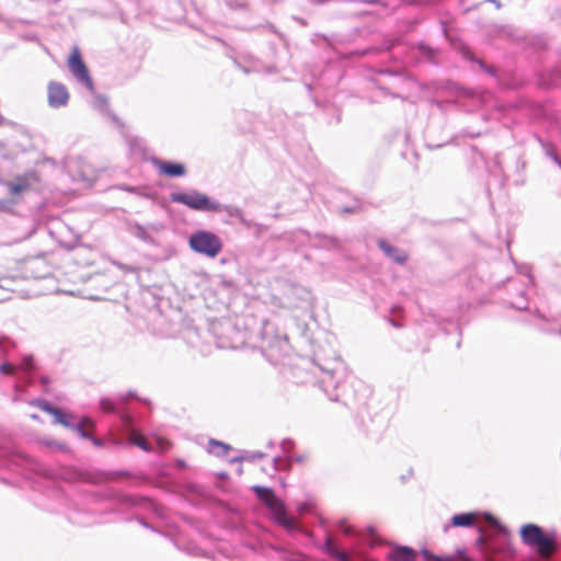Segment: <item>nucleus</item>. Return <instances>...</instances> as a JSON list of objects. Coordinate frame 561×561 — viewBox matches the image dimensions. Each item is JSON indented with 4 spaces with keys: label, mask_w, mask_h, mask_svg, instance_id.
<instances>
[{
    "label": "nucleus",
    "mask_w": 561,
    "mask_h": 561,
    "mask_svg": "<svg viewBox=\"0 0 561 561\" xmlns=\"http://www.w3.org/2000/svg\"><path fill=\"white\" fill-rule=\"evenodd\" d=\"M528 324L547 334L561 335V293L540 287L528 270Z\"/></svg>",
    "instance_id": "f257e3e1"
},
{
    "label": "nucleus",
    "mask_w": 561,
    "mask_h": 561,
    "mask_svg": "<svg viewBox=\"0 0 561 561\" xmlns=\"http://www.w3.org/2000/svg\"><path fill=\"white\" fill-rule=\"evenodd\" d=\"M99 404L102 412L106 414H115L117 416L119 431L122 432L123 437L116 438L114 444L121 445L127 443L139 447L144 451L158 450L160 453L167 451L171 447V443L168 439L156 436V445H153L142 437L138 426L137 416L126 404L124 398H121L119 401L107 397L101 398Z\"/></svg>",
    "instance_id": "f03ea898"
},
{
    "label": "nucleus",
    "mask_w": 561,
    "mask_h": 561,
    "mask_svg": "<svg viewBox=\"0 0 561 561\" xmlns=\"http://www.w3.org/2000/svg\"><path fill=\"white\" fill-rule=\"evenodd\" d=\"M318 357L313 360L321 371V377L318 380L319 387L327 394L328 399L335 402H343L346 404L340 389L343 387L341 383V377L336 376L337 368L341 365L340 358L334 356L332 359L327 362L324 365L317 362Z\"/></svg>",
    "instance_id": "7ed1b4c3"
},
{
    "label": "nucleus",
    "mask_w": 561,
    "mask_h": 561,
    "mask_svg": "<svg viewBox=\"0 0 561 561\" xmlns=\"http://www.w3.org/2000/svg\"><path fill=\"white\" fill-rule=\"evenodd\" d=\"M557 546L554 533L548 534L537 524L528 523V552L549 561Z\"/></svg>",
    "instance_id": "20e7f679"
},
{
    "label": "nucleus",
    "mask_w": 561,
    "mask_h": 561,
    "mask_svg": "<svg viewBox=\"0 0 561 561\" xmlns=\"http://www.w3.org/2000/svg\"><path fill=\"white\" fill-rule=\"evenodd\" d=\"M107 499L119 508H136L152 513L159 518H164L163 507L148 496L111 491L107 494Z\"/></svg>",
    "instance_id": "39448f33"
},
{
    "label": "nucleus",
    "mask_w": 561,
    "mask_h": 561,
    "mask_svg": "<svg viewBox=\"0 0 561 561\" xmlns=\"http://www.w3.org/2000/svg\"><path fill=\"white\" fill-rule=\"evenodd\" d=\"M170 201L172 203L182 204L195 211L213 213L219 208V202L197 190L173 192L170 194Z\"/></svg>",
    "instance_id": "423d86ee"
},
{
    "label": "nucleus",
    "mask_w": 561,
    "mask_h": 561,
    "mask_svg": "<svg viewBox=\"0 0 561 561\" xmlns=\"http://www.w3.org/2000/svg\"><path fill=\"white\" fill-rule=\"evenodd\" d=\"M188 245L193 252L214 259L224 248L221 239L208 230H196L188 238Z\"/></svg>",
    "instance_id": "0eeeda50"
},
{
    "label": "nucleus",
    "mask_w": 561,
    "mask_h": 561,
    "mask_svg": "<svg viewBox=\"0 0 561 561\" xmlns=\"http://www.w3.org/2000/svg\"><path fill=\"white\" fill-rule=\"evenodd\" d=\"M321 549L335 561H379L368 553L359 550H355L352 556L351 551L344 549L340 545L334 543L330 531H327Z\"/></svg>",
    "instance_id": "6e6552de"
},
{
    "label": "nucleus",
    "mask_w": 561,
    "mask_h": 561,
    "mask_svg": "<svg viewBox=\"0 0 561 561\" xmlns=\"http://www.w3.org/2000/svg\"><path fill=\"white\" fill-rule=\"evenodd\" d=\"M68 67L76 80L94 93V83L83 58L76 47L68 58Z\"/></svg>",
    "instance_id": "1a4fd4ad"
},
{
    "label": "nucleus",
    "mask_w": 561,
    "mask_h": 561,
    "mask_svg": "<svg viewBox=\"0 0 561 561\" xmlns=\"http://www.w3.org/2000/svg\"><path fill=\"white\" fill-rule=\"evenodd\" d=\"M48 105L53 108L66 106L69 101V92L65 84L50 81L47 87Z\"/></svg>",
    "instance_id": "9d476101"
},
{
    "label": "nucleus",
    "mask_w": 561,
    "mask_h": 561,
    "mask_svg": "<svg viewBox=\"0 0 561 561\" xmlns=\"http://www.w3.org/2000/svg\"><path fill=\"white\" fill-rule=\"evenodd\" d=\"M339 531L351 538L358 539L362 543L373 548L377 545V535L374 529L369 528L367 534H360L355 527L342 520L337 526Z\"/></svg>",
    "instance_id": "9b49d317"
},
{
    "label": "nucleus",
    "mask_w": 561,
    "mask_h": 561,
    "mask_svg": "<svg viewBox=\"0 0 561 561\" xmlns=\"http://www.w3.org/2000/svg\"><path fill=\"white\" fill-rule=\"evenodd\" d=\"M466 57L468 59L477 62L483 71L490 73L493 77H496L499 83L502 84L504 88H506V89H515L517 87L518 82H517V79L514 76H512L510 73L497 75V70H496L495 67L485 64L481 59L474 58L470 51H468L466 54Z\"/></svg>",
    "instance_id": "f8f14e48"
},
{
    "label": "nucleus",
    "mask_w": 561,
    "mask_h": 561,
    "mask_svg": "<svg viewBox=\"0 0 561 561\" xmlns=\"http://www.w3.org/2000/svg\"><path fill=\"white\" fill-rule=\"evenodd\" d=\"M489 36L491 38L504 39L508 43H517L524 38V33L513 25L493 24L490 26Z\"/></svg>",
    "instance_id": "ddd939ff"
},
{
    "label": "nucleus",
    "mask_w": 561,
    "mask_h": 561,
    "mask_svg": "<svg viewBox=\"0 0 561 561\" xmlns=\"http://www.w3.org/2000/svg\"><path fill=\"white\" fill-rule=\"evenodd\" d=\"M151 162L165 176L181 178L186 174V168L181 162L159 158H152Z\"/></svg>",
    "instance_id": "4468645a"
},
{
    "label": "nucleus",
    "mask_w": 561,
    "mask_h": 561,
    "mask_svg": "<svg viewBox=\"0 0 561 561\" xmlns=\"http://www.w3.org/2000/svg\"><path fill=\"white\" fill-rule=\"evenodd\" d=\"M36 363L32 355H25L20 362V381L27 389L33 386L36 381Z\"/></svg>",
    "instance_id": "2eb2a0df"
},
{
    "label": "nucleus",
    "mask_w": 561,
    "mask_h": 561,
    "mask_svg": "<svg viewBox=\"0 0 561 561\" xmlns=\"http://www.w3.org/2000/svg\"><path fill=\"white\" fill-rule=\"evenodd\" d=\"M160 224H150L148 226H142L138 222H128L127 225V231L135 238L139 239L140 241L147 243V244H154L153 237L149 233V230L158 231L161 229Z\"/></svg>",
    "instance_id": "dca6fc26"
},
{
    "label": "nucleus",
    "mask_w": 561,
    "mask_h": 561,
    "mask_svg": "<svg viewBox=\"0 0 561 561\" xmlns=\"http://www.w3.org/2000/svg\"><path fill=\"white\" fill-rule=\"evenodd\" d=\"M289 352L288 337L286 335L277 336L265 347V354L268 360L273 363L278 362V354L286 356Z\"/></svg>",
    "instance_id": "f3484780"
},
{
    "label": "nucleus",
    "mask_w": 561,
    "mask_h": 561,
    "mask_svg": "<svg viewBox=\"0 0 561 561\" xmlns=\"http://www.w3.org/2000/svg\"><path fill=\"white\" fill-rule=\"evenodd\" d=\"M295 447V442L291 438H284L280 442V449L285 457L276 456L273 459V467L275 470H289L291 460V450Z\"/></svg>",
    "instance_id": "a211bd4d"
},
{
    "label": "nucleus",
    "mask_w": 561,
    "mask_h": 561,
    "mask_svg": "<svg viewBox=\"0 0 561 561\" xmlns=\"http://www.w3.org/2000/svg\"><path fill=\"white\" fill-rule=\"evenodd\" d=\"M92 107L101 114L107 116L118 127L124 126V123L119 119V117L115 113L110 111L108 100L105 95L95 94L92 101Z\"/></svg>",
    "instance_id": "6ab92c4d"
},
{
    "label": "nucleus",
    "mask_w": 561,
    "mask_h": 561,
    "mask_svg": "<svg viewBox=\"0 0 561 561\" xmlns=\"http://www.w3.org/2000/svg\"><path fill=\"white\" fill-rule=\"evenodd\" d=\"M478 514V512H465L453 515L449 524L444 526V531L446 533L449 527L469 528L474 526Z\"/></svg>",
    "instance_id": "aec40b11"
},
{
    "label": "nucleus",
    "mask_w": 561,
    "mask_h": 561,
    "mask_svg": "<svg viewBox=\"0 0 561 561\" xmlns=\"http://www.w3.org/2000/svg\"><path fill=\"white\" fill-rule=\"evenodd\" d=\"M378 248L385 253V255L391 259L393 262L398 264H404L408 260V255L405 252L399 250L398 248L391 245L387 240L379 239L377 241Z\"/></svg>",
    "instance_id": "412c9836"
},
{
    "label": "nucleus",
    "mask_w": 561,
    "mask_h": 561,
    "mask_svg": "<svg viewBox=\"0 0 561 561\" xmlns=\"http://www.w3.org/2000/svg\"><path fill=\"white\" fill-rule=\"evenodd\" d=\"M389 561H415L416 552L408 546H396L387 553Z\"/></svg>",
    "instance_id": "4be33fe9"
},
{
    "label": "nucleus",
    "mask_w": 561,
    "mask_h": 561,
    "mask_svg": "<svg viewBox=\"0 0 561 561\" xmlns=\"http://www.w3.org/2000/svg\"><path fill=\"white\" fill-rule=\"evenodd\" d=\"M434 56H435V50L432 47H430L428 45H426L424 43H420L416 47L410 48V55H409V57H407V59L403 61V64L411 65L419 57L432 61L434 59Z\"/></svg>",
    "instance_id": "5701e85b"
},
{
    "label": "nucleus",
    "mask_w": 561,
    "mask_h": 561,
    "mask_svg": "<svg viewBox=\"0 0 561 561\" xmlns=\"http://www.w3.org/2000/svg\"><path fill=\"white\" fill-rule=\"evenodd\" d=\"M252 491L255 493L256 497L268 507H274L278 503V499L271 488L253 485Z\"/></svg>",
    "instance_id": "b1692460"
},
{
    "label": "nucleus",
    "mask_w": 561,
    "mask_h": 561,
    "mask_svg": "<svg viewBox=\"0 0 561 561\" xmlns=\"http://www.w3.org/2000/svg\"><path fill=\"white\" fill-rule=\"evenodd\" d=\"M222 511L228 519L230 528H238L242 522V514L239 508L231 506L228 503H222Z\"/></svg>",
    "instance_id": "393cba45"
},
{
    "label": "nucleus",
    "mask_w": 561,
    "mask_h": 561,
    "mask_svg": "<svg viewBox=\"0 0 561 561\" xmlns=\"http://www.w3.org/2000/svg\"><path fill=\"white\" fill-rule=\"evenodd\" d=\"M534 138L540 145L543 154L547 158H550L561 169V157H559L553 145L550 141L542 139L538 135H535Z\"/></svg>",
    "instance_id": "a878e982"
},
{
    "label": "nucleus",
    "mask_w": 561,
    "mask_h": 561,
    "mask_svg": "<svg viewBox=\"0 0 561 561\" xmlns=\"http://www.w3.org/2000/svg\"><path fill=\"white\" fill-rule=\"evenodd\" d=\"M314 240H317L316 247L327 250H339L341 242L336 237L327 236L324 233H316Z\"/></svg>",
    "instance_id": "bb28decb"
},
{
    "label": "nucleus",
    "mask_w": 561,
    "mask_h": 561,
    "mask_svg": "<svg viewBox=\"0 0 561 561\" xmlns=\"http://www.w3.org/2000/svg\"><path fill=\"white\" fill-rule=\"evenodd\" d=\"M229 450H231V446L224 442L214 438L208 442L207 451L216 457H226Z\"/></svg>",
    "instance_id": "cd10ccee"
},
{
    "label": "nucleus",
    "mask_w": 561,
    "mask_h": 561,
    "mask_svg": "<svg viewBox=\"0 0 561 561\" xmlns=\"http://www.w3.org/2000/svg\"><path fill=\"white\" fill-rule=\"evenodd\" d=\"M539 83H540V85H542L545 88H551V87H556V85L560 84L561 83V66L551 69L548 72L547 80L541 79Z\"/></svg>",
    "instance_id": "c85d7f7f"
},
{
    "label": "nucleus",
    "mask_w": 561,
    "mask_h": 561,
    "mask_svg": "<svg viewBox=\"0 0 561 561\" xmlns=\"http://www.w3.org/2000/svg\"><path fill=\"white\" fill-rule=\"evenodd\" d=\"M548 47V38L542 34L528 35V49L545 50Z\"/></svg>",
    "instance_id": "c756f323"
},
{
    "label": "nucleus",
    "mask_w": 561,
    "mask_h": 561,
    "mask_svg": "<svg viewBox=\"0 0 561 561\" xmlns=\"http://www.w3.org/2000/svg\"><path fill=\"white\" fill-rule=\"evenodd\" d=\"M363 210L362 202L358 197L352 196V203L350 205L342 206L337 209L340 215H353L358 214Z\"/></svg>",
    "instance_id": "7c9ffc66"
},
{
    "label": "nucleus",
    "mask_w": 561,
    "mask_h": 561,
    "mask_svg": "<svg viewBox=\"0 0 561 561\" xmlns=\"http://www.w3.org/2000/svg\"><path fill=\"white\" fill-rule=\"evenodd\" d=\"M39 445L49 449V450H56V451H68L69 448L65 443L56 442L51 438H42L39 440Z\"/></svg>",
    "instance_id": "2f4dec72"
},
{
    "label": "nucleus",
    "mask_w": 561,
    "mask_h": 561,
    "mask_svg": "<svg viewBox=\"0 0 561 561\" xmlns=\"http://www.w3.org/2000/svg\"><path fill=\"white\" fill-rule=\"evenodd\" d=\"M85 421H89V420L88 419H84V420H81V421L75 420L73 423H71V425L69 426V430L75 432L79 437H81L83 439H89L90 438V433L84 427V422Z\"/></svg>",
    "instance_id": "473e14b6"
},
{
    "label": "nucleus",
    "mask_w": 561,
    "mask_h": 561,
    "mask_svg": "<svg viewBox=\"0 0 561 561\" xmlns=\"http://www.w3.org/2000/svg\"><path fill=\"white\" fill-rule=\"evenodd\" d=\"M220 211H225L229 217L236 218L238 220L243 215V211L239 207H237L234 205H225L221 203H219V208L217 210H214L213 213H220Z\"/></svg>",
    "instance_id": "72a5a7b5"
},
{
    "label": "nucleus",
    "mask_w": 561,
    "mask_h": 561,
    "mask_svg": "<svg viewBox=\"0 0 561 561\" xmlns=\"http://www.w3.org/2000/svg\"><path fill=\"white\" fill-rule=\"evenodd\" d=\"M265 456V454L261 451H247L242 456H237L231 459L232 462H241V461H249V462H255L260 459H262Z\"/></svg>",
    "instance_id": "f704fd0d"
},
{
    "label": "nucleus",
    "mask_w": 561,
    "mask_h": 561,
    "mask_svg": "<svg viewBox=\"0 0 561 561\" xmlns=\"http://www.w3.org/2000/svg\"><path fill=\"white\" fill-rule=\"evenodd\" d=\"M397 46L393 39H386L379 47H371L362 51V55H367L377 51H391Z\"/></svg>",
    "instance_id": "c9c22d12"
},
{
    "label": "nucleus",
    "mask_w": 561,
    "mask_h": 561,
    "mask_svg": "<svg viewBox=\"0 0 561 561\" xmlns=\"http://www.w3.org/2000/svg\"><path fill=\"white\" fill-rule=\"evenodd\" d=\"M20 370V363L13 364L11 362H3L0 365V373L5 376H14L19 374Z\"/></svg>",
    "instance_id": "e433bc0d"
},
{
    "label": "nucleus",
    "mask_w": 561,
    "mask_h": 561,
    "mask_svg": "<svg viewBox=\"0 0 561 561\" xmlns=\"http://www.w3.org/2000/svg\"><path fill=\"white\" fill-rule=\"evenodd\" d=\"M225 3L231 10L243 11L248 9V2L243 0H225Z\"/></svg>",
    "instance_id": "4c0bfd02"
},
{
    "label": "nucleus",
    "mask_w": 561,
    "mask_h": 561,
    "mask_svg": "<svg viewBox=\"0 0 561 561\" xmlns=\"http://www.w3.org/2000/svg\"><path fill=\"white\" fill-rule=\"evenodd\" d=\"M8 186H9V191L12 195H19L28 188L27 183H21V182H19V183L10 182Z\"/></svg>",
    "instance_id": "58836bf2"
},
{
    "label": "nucleus",
    "mask_w": 561,
    "mask_h": 561,
    "mask_svg": "<svg viewBox=\"0 0 561 561\" xmlns=\"http://www.w3.org/2000/svg\"><path fill=\"white\" fill-rule=\"evenodd\" d=\"M242 226L245 228H254V229H265V227L262 224L255 222L251 219H248L244 214L241 216V218L238 220Z\"/></svg>",
    "instance_id": "ea45409f"
},
{
    "label": "nucleus",
    "mask_w": 561,
    "mask_h": 561,
    "mask_svg": "<svg viewBox=\"0 0 561 561\" xmlns=\"http://www.w3.org/2000/svg\"><path fill=\"white\" fill-rule=\"evenodd\" d=\"M75 420H76V417L73 415L65 412L62 414L61 419L59 420L58 424L69 428V426L71 425V423H73Z\"/></svg>",
    "instance_id": "a19ab883"
},
{
    "label": "nucleus",
    "mask_w": 561,
    "mask_h": 561,
    "mask_svg": "<svg viewBox=\"0 0 561 561\" xmlns=\"http://www.w3.org/2000/svg\"><path fill=\"white\" fill-rule=\"evenodd\" d=\"M39 383L42 386V390L44 393H49V385H50V379L48 376H41L39 377Z\"/></svg>",
    "instance_id": "79ce46f5"
},
{
    "label": "nucleus",
    "mask_w": 561,
    "mask_h": 561,
    "mask_svg": "<svg viewBox=\"0 0 561 561\" xmlns=\"http://www.w3.org/2000/svg\"><path fill=\"white\" fill-rule=\"evenodd\" d=\"M57 407L53 405L50 402L44 400L41 405V410L44 412H47L48 414H51Z\"/></svg>",
    "instance_id": "37998d69"
},
{
    "label": "nucleus",
    "mask_w": 561,
    "mask_h": 561,
    "mask_svg": "<svg viewBox=\"0 0 561 561\" xmlns=\"http://www.w3.org/2000/svg\"><path fill=\"white\" fill-rule=\"evenodd\" d=\"M285 527L290 533H294V531H296L298 529V526H297L296 522L294 519H291V518H287L285 520Z\"/></svg>",
    "instance_id": "c03bdc74"
},
{
    "label": "nucleus",
    "mask_w": 561,
    "mask_h": 561,
    "mask_svg": "<svg viewBox=\"0 0 561 561\" xmlns=\"http://www.w3.org/2000/svg\"><path fill=\"white\" fill-rule=\"evenodd\" d=\"M113 264H114L115 266H117L119 270L125 271V272H135V270H136V268H135V267H133V266H128V265H126V264H123V263H121V262H116V261H114V262H113Z\"/></svg>",
    "instance_id": "a18cd8bd"
},
{
    "label": "nucleus",
    "mask_w": 561,
    "mask_h": 561,
    "mask_svg": "<svg viewBox=\"0 0 561 561\" xmlns=\"http://www.w3.org/2000/svg\"><path fill=\"white\" fill-rule=\"evenodd\" d=\"M551 19H552V21H554L557 24L561 25V9H556V10L551 13Z\"/></svg>",
    "instance_id": "49530a36"
},
{
    "label": "nucleus",
    "mask_w": 561,
    "mask_h": 561,
    "mask_svg": "<svg viewBox=\"0 0 561 561\" xmlns=\"http://www.w3.org/2000/svg\"><path fill=\"white\" fill-rule=\"evenodd\" d=\"M13 389L16 393H24L26 391V388L21 381H18L14 383Z\"/></svg>",
    "instance_id": "de8ad7c7"
},
{
    "label": "nucleus",
    "mask_w": 561,
    "mask_h": 561,
    "mask_svg": "<svg viewBox=\"0 0 561 561\" xmlns=\"http://www.w3.org/2000/svg\"><path fill=\"white\" fill-rule=\"evenodd\" d=\"M64 413L65 412L61 409L56 408L55 411L50 415H53L55 417V423L58 424L59 420L61 419Z\"/></svg>",
    "instance_id": "09e8293b"
},
{
    "label": "nucleus",
    "mask_w": 561,
    "mask_h": 561,
    "mask_svg": "<svg viewBox=\"0 0 561 561\" xmlns=\"http://www.w3.org/2000/svg\"><path fill=\"white\" fill-rule=\"evenodd\" d=\"M380 73H387L389 76H400L402 73L401 69H383Z\"/></svg>",
    "instance_id": "8fccbe9b"
},
{
    "label": "nucleus",
    "mask_w": 561,
    "mask_h": 561,
    "mask_svg": "<svg viewBox=\"0 0 561 561\" xmlns=\"http://www.w3.org/2000/svg\"><path fill=\"white\" fill-rule=\"evenodd\" d=\"M508 306L511 308H513V309H516V310H519V311H525L526 310V299H524V304L510 302Z\"/></svg>",
    "instance_id": "3c124183"
},
{
    "label": "nucleus",
    "mask_w": 561,
    "mask_h": 561,
    "mask_svg": "<svg viewBox=\"0 0 561 561\" xmlns=\"http://www.w3.org/2000/svg\"><path fill=\"white\" fill-rule=\"evenodd\" d=\"M526 535H527V531H526V524H523L520 525L519 527V536H520V539L524 543H526Z\"/></svg>",
    "instance_id": "603ef678"
},
{
    "label": "nucleus",
    "mask_w": 561,
    "mask_h": 561,
    "mask_svg": "<svg viewBox=\"0 0 561 561\" xmlns=\"http://www.w3.org/2000/svg\"><path fill=\"white\" fill-rule=\"evenodd\" d=\"M404 3L409 4H420V3H432L433 0H401Z\"/></svg>",
    "instance_id": "864d4df0"
},
{
    "label": "nucleus",
    "mask_w": 561,
    "mask_h": 561,
    "mask_svg": "<svg viewBox=\"0 0 561 561\" xmlns=\"http://www.w3.org/2000/svg\"><path fill=\"white\" fill-rule=\"evenodd\" d=\"M89 440H91V442H92V444H93L94 446H96V447H101V446H103V445H104V440H103V439L98 438V437H92L91 435H90Z\"/></svg>",
    "instance_id": "5fc2aeb1"
},
{
    "label": "nucleus",
    "mask_w": 561,
    "mask_h": 561,
    "mask_svg": "<svg viewBox=\"0 0 561 561\" xmlns=\"http://www.w3.org/2000/svg\"><path fill=\"white\" fill-rule=\"evenodd\" d=\"M10 341L8 337H0V351L5 352L7 351V344H9Z\"/></svg>",
    "instance_id": "6e6d98bb"
},
{
    "label": "nucleus",
    "mask_w": 561,
    "mask_h": 561,
    "mask_svg": "<svg viewBox=\"0 0 561 561\" xmlns=\"http://www.w3.org/2000/svg\"><path fill=\"white\" fill-rule=\"evenodd\" d=\"M175 466L178 469H185L186 468V462L185 460L183 459H178L176 462H175Z\"/></svg>",
    "instance_id": "4d7b16f0"
},
{
    "label": "nucleus",
    "mask_w": 561,
    "mask_h": 561,
    "mask_svg": "<svg viewBox=\"0 0 561 561\" xmlns=\"http://www.w3.org/2000/svg\"><path fill=\"white\" fill-rule=\"evenodd\" d=\"M233 62H234V65H236V66H237L241 71H243L244 73H249V72H250V69H249V68H247V67L241 66V65L239 64V61H238L236 58L233 59Z\"/></svg>",
    "instance_id": "13d9d810"
},
{
    "label": "nucleus",
    "mask_w": 561,
    "mask_h": 561,
    "mask_svg": "<svg viewBox=\"0 0 561 561\" xmlns=\"http://www.w3.org/2000/svg\"><path fill=\"white\" fill-rule=\"evenodd\" d=\"M294 21H296L297 23H299L301 26H307V21L304 19V18H300V16H293Z\"/></svg>",
    "instance_id": "bf43d9fd"
},
{
    "label": "nucleus",
    "mask_w": 561,
    "mask_h": 561,
    "mask_svg": "<svg viewBox=\"0 0 561 561\" xmlns=\"http://www.w3.org/2000/svg\"><path fill=\"white\" fill-rule=\"evenodd\" d=\"M483 2L492 3L496 9L502 8V3L499 0H484Z\"/></svg>",
    "instance_id": "052dcab7"
},
{
    "label": "nucleus",
    "mask_w": 561,
    "mask_h": 561,
    "mask_svg": "<svg viewBox=\"0 0 561 561\" xmlns=\"http://www.w3.org/2000/svg\"><path fill=\"white\" fill-rule=\"evenodd\" d=\"M43 401H44L43 399H34L31 401V405L41 408Z\"/></svg>",
    "instance_id": "680f3d73"
},
{
    "label": "nucleus",
    "mask_w": 561,
    "mask_h": 561,
    "mask_svg": "<svg viewBox=\"0 0 561 561\" xmlns=\"http://www.w3.org/2000/svg\"><path fill=\"white\" fill-rule=\"evenodd\" d=\"M137 519H138L139 524L142 525L144 527L153 529L144 518L138 517Z\"/></svg>",
    "instance_id": "e2e57ef3"
},
{
    "label": "nucleus",
    "mask_w": 561,
    "mask_h": 561,
    "mask_svg": "<svg viewBox=\"0 0 561 561\" xmlns=\"http://www.w3.org/2000/svg\"><path fill=\"white\" fill-rule=\"evenodd\" d=\"M293 461H296V462H302V461H304V456H296V457H293V456H291L290 463H291Z\"/></svg>",
    "instance_id": "0e129e2a"
},
{
    "label": "nucleus",
    "mask_w": 561,
    "mask_h": 561,
    "mask_svg": "<svg viewBox=\"0 0 561 561\" xmlns=\"http://www.w3.org/2000/svg\"><path fill=\"white\" fill-rule=\"evenodd\" d=\"M125 191L127 192H134L135 191V187H131V186H125L124 187Z\"/></svg>",
    "instance_id": "69168bd1"
},
{
    "label": "nucleus",
    "mask_w": 561,
    "mask_h": 561,
    "mask_svg": "<svg viewBox=\"0 0 561 561\" xmlns=\"http://www.w3.org/2000/svg\"><path fill=\"white\" fill-rule=\"evenodd\" d=\"M266 26H267L271 31L275 32V27H274V25H273V24L267 23V24H266Z\"/></svg>",
    "instance_id": "338daca9"
},
{
    "label": "nucleus",
    "mask_w": 561,
    "mask_h": 561,
    "mask_svg": "<svg viewBox=\"0 0 561 561\" xmlns=\"http://www.w3.org/2000/svg\"><path fill=\"white\" fill-rule=\"evenodd\" d=\"M263 230H264V229H255V236H257V237H259Z\"/></svg>",
    "instance_id": "774afa93"
}]
</instances>
